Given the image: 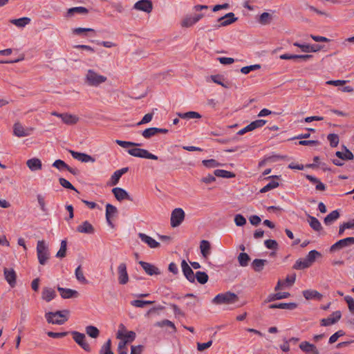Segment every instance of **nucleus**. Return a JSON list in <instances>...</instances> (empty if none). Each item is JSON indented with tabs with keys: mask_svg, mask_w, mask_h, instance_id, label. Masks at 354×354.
<instances>
[{
	"mask_svg": "<svg viewBox=\"0 0 354 354\" xmlns=\"http://www.w3.org/2000/svg\"><path fill=\"white\" fill-rule=\"evenodd\" d=\"M69 313L68 310L48 312L45 314V317L49 324L62 325L68 319Z\"/></svg>",
	"mask_w": 354,
	"mask_h": 354,
	"instance_id": "nucleus-1",
	"label": "nucleus"
},
{
	"mask_svg": "<svg viewBox=\"0 0 354 354\" xmlns=\"http://www.w3.org/2000/svg\"><path fill=\"white\" fill-rule=\"evenodd\" d=\"M107 80L106 76L98 74L93 69H88L84 77V82L91 86H98Z\"/></svg>",
	"mask_w": 354,
	"mask_h": 354,
	"instance_id": "nucleus-2",
	"label": "nucleus"
},
{
	"mask_svg": "<svg viewBox=\"0 0 354 354\" xmlns=\"http://www.w3.org/2000/svg\"><path fill=\"white\" fill-rule=\"evenodd\" d=\"M239 301V297L230 291L218 294L213 299L212 303L216 305L232 304Z\"/></svg>",
	"mask_w": 354,
	"mask_h": 354,
	"instance_id": "nucleus-3",
	"label": "nucleus"
},
{
	"mask_svg": "<svg viewBox=\"0 0 354 354\" xmlns=\"http://www.w3.org/2000/svg\"><path fill=\"white\" fill-rule=\"evenodd\" d=\"M37 254L39 263L45 265L49 259V251L44 240L38 241L37 244Z\"/></svg>",
	"mask_w": 354,
	"mask_h": 354,
	"instance_id": "nucleus-4",
	"label": "nucleus"
},
{
	"mask_svg": "<svg viewBox=\"0 0 354 354\" xmlns=\"http://www.w3.org/2000/svg\"><path fill=\"white\" fill-rule=\"evenodd\" d=\"M71 335H73V339L74 341L85 351L91 352V348L89 344L86 341V335L84 333L77 332V331H72Z\"/></svg>",
	"mask_w": 354,
	"mask_h": 354,
	"instance_id": "nucleus-5",
	"label": "nucleus"
},
{
	"mask_svg": "<svg viewBox=\"0 0 354 354\" xmlns=\"http://www.w3.org/2000/svg\"><path fill=\"white\" fill-rule=\"evenodd\" d=\"M185 212L182 208L174 209L171 214L170 224L172 227L179 226L185 218Z\"/></svg>",
	"mask_w": 354,
	"mask_h": 354,
	"instance_id": "nucleus-6",
	"label": "nucleus"
},
{
	"mask_svg": "<svg viewBox=\"0 0 354 354\" xmlns=\"http://www.w3.org/2000/svg\"><path fill=\"white\" fill-rule=\"evenodd\" d=\"M351 245H354V237H347L343 239H340L332 245L330 248V251L333 252L337 250H342L344 248L351 246Z\"/></svg>",
	"mask_w": 354,
	"mask_h": 354,
	"instance_id": "nucleus-7",
	"label": "nucleus"
},
{
	"mask_svg": "<svg viewBox=\"0 0 354 354\" xmlns=\"http://www.w3.org/2000/svg\"><path fill=\"white\" fill-rule=\"evenodd\" d=\"M237 20L238 18L235 17L233 12H229L225 15L218 18L217 21L219 22V24L214 25V27L217 29L222 26H227L236 21Z\"/></svg>",
	"mask_w": 354,
	"mask_h": 354,
	"instance_id": "nucleus-8",
	"label": "nucleus"
},
{
	"mask_svg": "<svg viewBox=\"0 0 354 354\" xmlns=\"http://www.w3.org/2000/svg\"><path fill=\"white\" fill-rule=\"evenodd\" d=\"M266 120L262 119L253 121L250 124L247 125L245 127L239 131L237 134L242 136L248 131H251L257 128L262 127L263 125L266 124Z\"/></svg>",
	"mask_w": 354,
	"mask_h": 354,
	"instance_id": "nucleus-9",
	"label": "nucleus"
},
{
	"mask_svg": "<svg viewBox=\"0 0 354 354\" xmlns=\"http://www.w3.org/2000/svg\"><path fill=\"white\" fill-rule=\"evenodd\" d=\"M33 130L34 129L32 127L25 129L19 122L15 123L13 127L14 135L19 138L30 136Z\"/></svg>",
	"mask_w": 354,
	"mask_h": 354,
	"instance_id": "nucleus-10",
	"label": "nucleus"
},
{
	"mask_svg": "<svg viewBox=\"0 0 354 354\" xmlns=\"http://www.w3.org/2000/svg\"><path fill=\"white\" fill-rule=\"evenodd\" d=\"M118 282L121 285H124L129 281V275L127 271V265L125 263H121L118 267Z\"/></svg>",
	"mask_w": 354,
	"mask_h": 354,
	"instance_id": "nucleus-11",
	"label": "nucleus"
},
{
	"mask_svg": "<svg viewBox=\"0 0 354 354\" xmlns=\"http://www.w3.org/2000/svg\"><path fill=\"white\" fill-rule=\"evenodd\" d=\"M3 274L6 281L11 288H14L17 284V274L12 268L3 269Z\"/></svg>",
	"mask_w": 354,
	"mask_h": 354,
	"instance_id": "nucleus-12",
	"label": "nucleus"
},
{
	"mask_svg": "<svg viewBox=\"0 0 354 354\" xmlns=\"http://www.w3.org/2000/svg\"><path fill=\"white\" fill-rule=\"evenodd\" d=\"M133 8L149 13L153 9V4L151 0H140L134 4Z\"/></svg>",
	"mask_w": 354,
	"mask_h": 354,
	"instance_id": "nucleus-13",
	"label": "nucleus"
},
{
	"mask_svg": "<svg viewBox=\"0 0 354 354\" xmlns=\"http://www.w3.org/2000/svg\"><path fill=\"white\" fill-rule=\"evenodd\" d=\"M342 313L340 311L337 310L332 313V315L327 317L324 318L321 320V326H328L337 323L341 318Z\"/></svg>",
	"mask_w": 354,
	"mask_h": 354,
	"instance_id": "nucleus-14",
	"label": "nucleus"
},
{
	"mask_svg": "<svg viewBox=\"0 0 354 354\" xmlns=\"http://www.w3.org/2000/svg\"><path fill=\"white\" fill-rule=\"evenodd\" d=\"M139 264L142 266L145 272L150 276L161 274L159 268L151 263L140 261H139Z\"/></svg>",
	"mask_w": 354,
	"mask_h": 354,
	"instance_id": "nucleus-15",
	"label": "nucleus"
},
{
	"mask_svg": "<svg viewBox=\"0 0 354 354\" xmlns=\"http://www.w3.org/2000/svg\"><path fill=\"white\" fill-rule=\"evenodd\" d=\"M112 193L118 201H122L125 199L130 201H133L128 192L121 187L113 188L112 189Z\"/></svg>",
	"mask_w": 354,
	"mask_h": 354,
	"instance_id": "nucleus-16",
	"label": "nucleus"
},
{
	"mask_svg": "<svg viewBox=\"0 0 354 354\" xmlns=\"http://www.w3.org/2000/svg\"><path fill=\"white\" fill-rule=\"evenodd\" d=\"M140 240L146 243L150 248H158L160 246V243L153 239L152 237L145 233L140 232L138 234Z\"/></svg>",
	"mask_w": 354,
	"mask_h": 354,
	"instance_id": "nucleus-17",
	"label": "nucleus"
},
{
	"mask_svg": "<svg viewBox=\"0 0 354 354\" xmlns=\"http://www.w3.org/2000/svg\"><path fill=\"white\" fill-rule=\"evenodd\" d=\"M181 267L183 272L186 277V279L191 283H194L195 281V274L190 268V266L187 264L185 260H183L181 262Z\"/></svg>",
	"mask_w": 354,
	"mask_h": 354,
	"instance_id": "nucleus-18",
	"label": "nucleus"
},
{
	"mask_svg": "<svg viewBox=\"0 0 354 354\" xmlns=\"http://www.w3.org/2000/svg\"><path fill=\"white\" fill-rule=\"evenodd\" d=\"M299 347L302 351L308 354H320L316 346L307 341L301 342Z\"/></svg>",
	"mask_w": 354,
	"mask_h": 354,
	"instance_id": "nucleus-19",
	"label": "nucleus"
},
{
	"mask_svg": "<svg viewBox=\"0 0 354 354\" xmlns=\"http://www.w3.org/2000/svg\"><path fill=\"white\" fill-rule=\"evenodd\" d=\"M69 153L73 158L81 161L82 162H95V158L88 154L77 152L73 150H69Z\"/></svg>",
	"mask_w": 354,
	"mask_h": 354,
	"instance_id": "nucleus-20",
	"label": "nucleus"
},
{
	"mask_svg": "<svg viewBox=\"0 0 354 354\" xmlns=\"http://www.w3.org/2000/svg\"><path fill=\"white\" fill-rule=\"evenodd\" d=\"M57 290L59 292L63 299L77 298L79 296V292L77 290L70 288H64L58 286Z\"/></svg>",
	"mask_w": 354,
	"mask_h": 354,
	"instance_id": "nucleus-21",
	"label": "nucleus"
},
{
	"mask_svg": "<svg viewBox=\"0 0 354 354\" xmlns=\"http://www.w3.org/2000/svg\"><path fill=\"white\" fill-rule=\"evenodd\" d=\"M76 230L80 233L88 234H93L95 232L94 227L87 221H85L81 225H79L77 227Z\"/></svg>",
	"mask_w": 354,
	"mask_h": 354,
	"instance_id": "nucleus-22",
	"label": "nucleus"
},
{
	"mask_svg": "<svg viewBox=\"0 0 354 354\" xmlns=\"http://www.w3.org/2000/svg\"><path fill=\"white\" fill-rule=\"evenodd\" d=\"M297 304L295 302L290 303H278V304H272L269 305L268 308L270 309L274 308H280V309H287L290 310H295L297 308Z\"/></svg>",
	"mask_w": 354,
	"mask_h": 354,
	"instance_id": "nucleus-23",
	"label": "nucleus"
},
{
	"mask_svg": "<svg viewBox=\"0 0 354 354\" xmlns=\"http://www.w3.org/2000/svg\"><path fill=\"white\" fill-rule=\"evenodd\" d=\"M344 151H336L335 155L337 158L343 160H351L354 158L353 153L344 145L342 146Z\"/></svg>",
	"mask_w": 354,
	"mask_h": 354,
	"instance_id": "nucleus-24",
	"label": "nucleus"
},
{
	"mask_svg": "<svg viewBox=\"0 0 354 354\" xmlns=\"http://www.w3.org/2000/svg\"><path fill=\"white\" fill-rule=\"evenodd\" d=\"M88 13V10L84 7H73L69 8L65 15L66 17L70 18L74 16L75 14L86 15Z\"/></svg>",
	"mask_w": 354,
	"mask_h": 354,
	"instance_id": "nucleus-25",
	"label": "nucleus"
},
{
	"mask_svg": "<svg viewBox=\"0 0 354 354\" xmlns=\"http://www.w3.org/2000/svg\"><path fill=\"white\" fill-rule=\"evenodd\" d=\"M293 46L300 48L305 53L317 52L321 49V46L318 45L301 44L298 42H295Z\"/></svg>",
	"mask_w": 354,
	"mask_h": 354,
	"instance_id": "nucleus-26",
	"label": "nucleus"
},
{
	"mask_svg": "<svg viewBox=\"0 0 354 354\" xmlns=\"http://www.w3.org/2000/svg\"><path fill=\"white\" fill-rule=\"evenodd\" d=\"M118 213L117 208L111 205V204H106V219L108 223V224L111 226H113V223L111 221V218L112 216H114Z\"/></svg>",
	"mask_w": 354,
	"mask_h": 354,
	"instance_id": "nucleus-27",
	"label": "nucleus"
},
{
	"mask_svg": "<svg viewBox=\"0 0 354 354\" xmlns=\"http://www.w3.org/2000/svg\"><path fill=\"white\" fill-rule=\"evenodd\" d=\"M290 296V294L287 292L272 293V294H270L268 296L267 299L265 300V302L269 303V302H272V301H274L276 300L288 298Z\"/></svg>",
	"mask_w": 354,
	"mask_h": 354,
	"instance_id": "nucleus-28",
	"label": "nucleus"
},
{
	"mask_svg": "<svg viewBox=\"0 0 354 354\" xmlns=\"http://www.w3.org/2000/svg\"><path fill=\"white\" fill-rule=\"evenodd\" d=\"M56 297L55 291L48 287H46L43 289L41 292V298L46 302H49Z\"/></svg>",
	"mask_w": 354,
	"mask_h": 354,
	"instance_id": "nucleus-29",
	"label": "nucleus"
},
{
	"mask_svg": "<svg viewBox=\"0 0 354 354\" xmlns=\"http://www.w3.org/2000/svg\"><path fill=\"white\" fill-rule=\"evenodd\" d=\"M200 249L201 252L202 254V256L207 259L209 255L210 254L211 251V244L207 240H203L201 241L200 243Z\"/></svg>",
	"mask_w": 354,
	"mask_h": 354,
	"instance_id": "nucleus-30",
	"label": "nucleus"
},
{
	"mask_svg": "<svg viewBox=\"0 0 354 354\" xmlns=\"http://www.w3.org/2000/svg\"><path fill=\"white\" fill-rule=\"evenodd\" d=\"M302 294L307 300L313 299L320 300L322 298V295L315 290H306L302 292Z\"/></svg>",
	"mask_w": 354,
	"mask_h": 354,
	"instance_id": "nucleus-31",
	"label": "nucleus"
},
{
	"mask_svg": "<svg viewBox=\"0 0 354 354\" xmlns=\"http://www.w3.org/2000/svg\"><path fill=\"white\" fill-rule=\"evenodd\" d=\"M26 165L31 171H37L41 169V162L39 158H31L27 160Z\"/></svg>",
	"mask_w": 354,
	"mask_h": 354,
	"instance_id": "nucleus-32",
	"label": "nucleus"
},
{
	"mask_svg": "<svg viewBox=\"0 0 354 354\" xmlns=\"http://www.w3.org/2000/svg\"><path fill=\"white\" fill-rule=\"evenodd\" d=\"M60 118H62L64 123L66 124H76L79 118L75 115H71L68 113H62V115H60Z\"/></svg>",
	"mask_w": 354,
	"mask_h": 354,
	"instance_id": "nucleus-33",
	"label": "nucleus"
},
{
	"mask_svg": "<svg viewBox=\"0 0 354 354\" xmlns=\"http://www.w3.org/2000/svg\"><path fill=\"white\" fill-rule=\"evenodd\" d=\"M267 263L266 259H255L252 263V268L255 272H261Z\"/></svg>",
	"mask_w": 354,
	"mask_h": 354,
	"instance_id": "nucleus-34",
	"label": "nucleus"
},
{
	"mask_svg": "<svg viewBox=\"0 0 354 354\" xmlns=\"http://www.w3.org/2000/svg\"><path fill=\"white\" fill-rule=\"evenodd\" d=\"M307 216L308 218V223H309L310 226L315 231L319 232L322 229L321 223L319 221V220L317 218H315L313 216H310V214H307Z\"/></svg>",
	"mask_w": 354,
	"mask_h": 354,
	"instance_id": "nucleus-35",
	"label": "nucleus"
},
{
	"mask_svg": "<svg viewBox=\"0 0 354 354\" xmlns=\"http://www.w3.org/2000/svg\"><path fill=\"white\" fill-rule=\"evenodd\" d=\"M310 266V264L308 263L306 258L305 257L304 259H297L295 263L293 265L292 268L295 270H304Z\"/></svg>",
	"mask_w": 354,
	"mask_h": 354,
	"instance_id": "nucleus-36",
	"label": "nucleus"
},
{
	"mask_svg": "<svg viewBox=\"0 0 354 354\" xmlns=\"http://www.w3.org/2000/svg\"><path fill=\"white\" fill-rule=\"evenodd\" d=\"M10 22L19 28H24L30 22L29 17H21L19 19H11Z\"/></svg>",
	"mask_w": 354,
	"mask_h": 354,
	"instance_id": "nucleus-37",
	"label": "nucleus"
},
{
	"mask_svg": "<svg viewBox=\"0 0 354 354\" xmlns=\"http://www.w3.org/2000/svg\"><path fill=\"white\" fill-rule=\"evenodd\" d=\"M339 217V213L337 210H333L324 218V223L326 225H330L333 222Z\"/></svg>",
	"mask_w": 354,
	"mask_h": 354,
	"instance_id": "nucleus-38",
	"label": "nucleus"
},
{
	"mask_svg": "<svg viewBox=\"0 0 354 354\" xmlns=\"http://www.w3.org/2000/svg\"><path fill=\"white\" fill-rule=\"evenodd\" d=\"M238 262L240 266L245 267L248 266L250 261V256L245 252H241L237 257Z\"/></svg>",
	"mask_w": 354,
	"mask_h": 354,
	"instance_id": "nucleus-39",
	"label": "nucleus"
},
{
	"mask_svg": "<svg viewBox=\"0 0 354 354\" xmlns=\"http://www.w3.org/2000/svg\"><path fill=\"white\" fill-rule=\"evenodd\" d=\"M214 174L216 176L225 178H231L235 177V174L224 169H216Z\"/></svg>",
	"mask_w": 354,
	"mask_h": 354,
	"instance_id": "nucleus-40",
	"label": "nucleus"
},
{
	"mask_svg": "<svg viewBox=\"0 0 354 354\" xmlns=\"http://www.w3.org/2000/svg\"><path fill=\"white\" fill-rule=\"evenodd\" d=\"M155 326H158V327H160V328H162V327H165V326H168L169 328H171L172 329V332L171 333H176V328L175 326V324L168 320V319H164V320H162V321H160V322H157L156 324H155Z\"/></svg>",
	"mask_w": 354,
	"mask_h": 354,
	"instance_id": "nucleus-41",
	"label": "nucleus"
},
{
	"mask_svg": "<svg viewBox=\"0 0 354 354\" xmlns=\"http://www.w3.org/2000/svg\"><path fill=\"white\" fill-rule=\"evenodd\" d=\"M272 15L268 12H263L259 17L258 21L261 25H268L271 23Z\"/></svg>",
	"mask_w": 354,
	"mask_h": 354,
	"instance_id": "nucleus-42",
	"label": "nucleus"
},
{
	"mask_svg": "<svg viewBox=\"0 0 354 354\" xmlns=\"http://www.w3.org/2000/svg\"><path fill=\"white\" fill-rule=\"evenodd\" d=\"M85 330L86 334L92 338H97L100 335V330L95 326H87Z\"/></svg>",
	"mask_w": 354,
	"mask_h": 354,
	"instance_id": "nucleus-43",
	"label": "nucleus"
},
{
	"mask_svg": "<svg viewBox=\"0 0 354 354\" xmlns=\"http://www.w3.org/2000/svg\"><path fill=\"white\" fill-rule=\"evenodd\" d=\"M194 276L195 279H196L197 281L201 284L206 283L209 279L207 274L205 272L198 271Z\"/></svg>",
	"mask_w": 354,
	"mask_h": 354,
	"instance_id": "nucleus-44",
	"label": "nucleus"
},
{
	"mask_svg": "<svg viewBox=\"0 0 354 354\" xmlns=\"http://www.w3.org/2000/svg\"><path fill=\"white\" fill-rule=\"evenodd\" d=\"M178 115L183 119L201 118V115L196 111H188L187 113H178Z\"/></svg>",
	"mask_w": 354,
	"mask_h": 354,
	"instance_id": "nucleus-45",
	"label": "nucleus"
},
{
	"mask_svg": "<svg viewBox=\"0 0 354 354\" xmlns=\"http://www.w3.org/2000/svg\"><path fill=\"white\" fill-rule=\"evenodd\" d=\"M100 354H114L111 351V340L109 339L100 350Z\"/></svg>",
	"mask_w": 354,
	"mask_h": 354,
	"instance_id": "nucleus-46",
	"label": "nucleus"
},
{
	"mask_svg": "<svg viewBox=\"0 0 354 354\" xmlns=\"http://www.w3.org/2000/svg\"><path fill=\"white\" fill-rule=\"evenodd\" d=\"M321 253L318 251L313 250L308 252V254L306 255V258L308 263L310 264V266L315 261L317 257H321Z\"/></svg>",
	"mask_w": 354,
	"mask_h": 354,
	"instance_id": "nucleus-47",
	"label": "nucleus"
},
{
	"mask_svg": "<svg viewBox=\"0 0 354 354\" xmlns=\"http://www.w3.org/2000/svg\"><path fill=\"white\" fill-rule=\"evenodd\" d=\"M211 79L212 80L217 84H219L221 85V86L225 88H228L230 87V85L229 84L227 83H224L223 82V80H224V77L223 76L221 75H211Z\"/></svg>",
	"mask_w": 354,
	"mask_h": 354,
	"instance_id": "nucleus-48",
	"label": "nucleus"
},
{
	"mask_svg": "<svg viewBox=\"0 0 354 354\" xmlns=\"http://www.w3.org/2000/svg\"><path fill=\"white\" fill-rule=\"evenodd\" d=\"M279 183L274 180H272L269 183L260 189V193H266L271 189L278 187Z\"/></svg>",
	"mask_w": 354,
	"mask_h": 354,
	"instance_id": "nucleus-49",
	"label": "nucleus"
},
{
	"mask_svg": "<svg viewBox=\"0 0 354 354\" xmlns=\"http://www.w3.org/2000/svg\"><path fill=\"white\" fill-rule=\"evenodd\" d=\"M67 250V242L66 240H62L59 251L57 252L56 257L58 258H63L66 257Z\"/></svg>",
	"mask_w": 354,
	"mask_h": 354,
	"instance_id": "nucleus-50",
	"label": "nucleus"
},
{
	"mask_svg": "<svg viewBox=\"0 0 354 354\" xmlns=\"http://www.w3.org/2000/svg\"><path fill=\"white\" fill-rule=\"evenodd\" d=\"M156 131H157V127H150V128L145 129L142 132V136L145 138L149 139V138H151L152 136H155L156 134H157Z\"/></svg>",
	"mask_w": 354,
	"mask_h": 354,
	"instance_id": "nucleus-51",
	"label": "nucleus"
},
{
	"mask_svg": "<svg viewBox=\"0 0 354 354\" xmlns=\"http://www.w3.org/2000/svg\"><path fill=\"white\" fill-rule=\"evenodd\" d=\"M115 142L120 145V147L123 148H127L129 147H140L142 144L137 143V142H129V141H123L120 140H116Z\"/></svg>",
	"mask_w": 354,
	"mask_h": 354,
	"instance_id": "nucleus-52",
	"label": "nucleus"
},
{
	"mask_svg": "<svg viewBox=\"0 0 354 354\" xmlns=\"http://www.w3.org/2000/svg\"><path fill=\"white\" fill-rule=\"evenodd\" d=\"M75 277H76V279H77V281H79L80 282H81L82 283H87V280L84 277L83 271L81 269V266H79L75 269Z\"/></svg>",
	"mask_w": 354,
	"mask_h": 354,
	"instance_id": "nucleus-53",
	"label": "nucleus"
},
{
	"mask_svg": "<svg viewBox=\"0 0 354 354\" xmlns=\"http://www.w3.org/2000/svg\"><path fill=\"white\" fill-rule=\"evenodd\" d=\"M141 158H147L151 160H158V157L154 154H152L149 151L145 149H140V156Z\"/></svg>",
	"mask_w": 354,
	"mask_h": 354,
	"instance_id": "nucleus-54",
	"label": "nucleus"
},
{
	"mask_svg": "<svg viewBox=\"0 0 354 354\" xmlns=\"http://www.w3.org/2000/svg\"><path fill=\"white\" fill-rule=\"evenodd\" d=\"M327 139L332 147H335L339 143V136L335 133H330L327 136Z\"/></svg>",
	"mask_w": 354,
	"mask_h": 354,
	"instance_id": "nucleus-55",
	"label": "nucleus"
},
{
	"mask_svg": "<svg viewBox=\"0 0 354 354\" xmlns=\"http://www.w3.org/2000/svg\"><path fill=\"white\" fill-rule=\"evenodd\" d=\"M264 245L268 249L277 250L279 248L278 243L273 239H268L264 241Z\"/></svg>",
	"mask_w": 354,
	"mask_h": 354,
	"instance_id": "nucleus-56",
	"label": "nucleus"
},
{
	"mask_svg": "<svg viewBox=\"0 0 354 354\" xmlns=\"http://www.w3.org/2000/svg\"><path fill=\"white\" fill-rule=\"evenodd\" d=\"M202 163L205 167L208 168H214L221 165L214 159L203 160Z\"/></svg>",
	"mask_w": 354,
	"mask_h": 354,
	"instance_id": "nucleus-57",
	"label": "nucleus"
},
{
	"mask_svg": "<svg viewBox=\"0 0 354 354\" xmlns=\"http://www.w3.org/2000/svg\"><path fill=\"white\" fill-rule=\"evenodd\" d=\"M154 303L153 301H144V300H133L131 301V304L133 306L138 307V308H143L145 305L147 304H151Z\"/></svg>",
	"mask_w": 354,
	"mask_h": 354,
	"instance_id": "nucleus-58",
	"label": "nucleus"
},
{
	"mask_svg": "<svg viewBox=\"0 0 354 354\" xmlns=\"http://www.w3.org/2000/svg\"><path fill=\"white\" fill-rule=\"evenodd\" d=\"M260 68H261L260 64H254V65L242 67L241 68V72L243 74H248L252 71L258 70Z\"/></svg>",
	"mask_w": 354,
	"mask_h": 354,
	"instance_id": "nucleus-59",
	"label": "nucleus"
},
{
	"mask_svg": "<svg viewBox=\"0 0 354 354\" xmlns=\"http://www.w3.org/2000/svg\"><path fill=\"white\" fill-rule=\"evenodd\" d=\"M59 182L63 187L77 192V189L74 187V186L66 179L64 178H59Z\"/></svg>",
	"mask_w": 354,
	"mask_h": 354,
	"instance_id": "nucleus-60",
	"label": "nucleus"
},
{
	"mask_svg": "<svg viewBox=\"0 0 354 354\" xmlns=\"http://www.w3.org/2000/svg\"><path fill=\"white\" fill-rule=\"evenodd\" d=\"M118 354H127V341H120L118 343Z\"/></svg>",
	"mask_w": 354,
	"mask_h": 354,
	"instance_id": "nucleus-61",
	"label": "nucleus"
},
{
	"mask_svg": "<svg viewBox=\"0 0 354 354\" xmlns=\"http://www.w3.org/2000/svg\"><path fill=\"white\" fill-rule=\"evenodd\" d=\"M68 165L63 160L59 159V160H56L53 163V167L58 169L59 170H64V169H66V167H67Z\"/></svg>",
	"mask_w": 354,
	"mask_h": 354,
	"instance_id": "nucleus-62",
	"label": "nucleus"
},
{
	"mask_svg": "<svg viewBox=\"0 0 354 354\" xmlns=\"http://www.w3.org/2000/svg\"><path fill=\"white\" fill-rule=\"evenodd\" d=\"M344 300L348 304V309L352 314H354V299L347 295L344 297Z\"/></svg>",
	"mask_w": 354,
	"mask_h": 354,
	"instance_id": "nucleus-63",
	"label": "nucleus"
},
{
	"mask_svg": "<svg viewBox=\"0 0 354 354\" xmlns=\"http://www.w3.org/2000/svg\"><path fill=\"white\" fill-rule=\"evenodd\" d=\"M122 176H120V174H118V173L117 172V171H115L111 176V179H110V182H109V185L111 186H114V185H116L119 180H120V178H121Z\"/></svg>",
	"mask_w": 354,
	"mask_h": 354,
	"instance_id": "nucleus-64",
	"label": "nucleus"
}]
</instances>
